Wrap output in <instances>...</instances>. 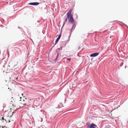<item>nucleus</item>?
<instances>
[{"label":"nucleus","instance_id":"obj_1","mask_svg":"<svg viewBox=\"0 0 128 128\" xmlns=\"http://www.w3.org/2000/svg\"><path fill=\"white\" fill-rule=\"evenodd\" d=\"M72 10V9L70 10L66 14L67 16L65 20L64 21V22L63 25L61 28L60 32H62V28L64 25L65 23L67 22L68 19V21L71 24H73L74 22V20L73 17V15L72 14H71Z\"/></svg>","mask_w":128,"mask_h":128},{"label":"nucleus","instance_id":"obj_2","mask_svg":"<svg viewBox=\"0 0 128 128\" xmlns=\"http://www.w3.org/2000/svg\"><path fill=\"white\" fill-rule=\"evenodd\" d=\"M86 125L87 126V128H97V126L93 123L90 124L89 123L87 122L86 123Z\"/></svg>","mask_w":128,"mask_h":128},{"label":"nucleus","instance_id":"obj_3","mask_svg":"<svg viewBox=\"0 0 128 128\" xmlns=\"http://www.w3.org/2000/svg\"><path fill=\"white\" fill-rule=\"evenodd\" d=\"M61 33L62 32H61V33L60 34L56 39V40L55 42V43L54 44V46L55 45H56L57 43H58V42L61 36Z\"/></svg>","mask_w":128,"mask_h":128},{"label":"nucleus","instance_id":"obj_4","mask_svg":"<svg viewBox=\"0 0 128 128\" xmlns=\"http://www.w3.org/2000/svg\"><path fill=\"white\" fill-rule=\"evenodd\" d=\"M99 54V53L98 52H95L90 54V56L91 57H95L98 56Z\"/></svg>","mask_w":128,"mask_h":128},{"label":"nucleus","instance_id":"obj_5","mask_svg":"<svg viewBox=\"0 0 128 128\" xmlns=\"http://www.w3.org/2000/svg\"><path fill=\"white\" fill-rule=\"evenodd\" d=\"M39 4V3L38 2H34L30 3L28 4L32 6H37Z\"/></svg>","mask_w":128,"mask_h":128},{"label":"nucleus","instance_id":"obj_6","mask_svg":"<svg viewBox=\"0 0 128 128\" xmlns=\"http://www.w3.org/2000/svg\"><path fill=\"white\" fill-rule=\"evenodd\" d=\"M62 47H60V48H58L56 50V52H60V50H62Z\"/></svg>","mask_w":128,"mask_h":128},{"label":"nucleus","instance_id":"obj_7","mask_svg":"<svg viewBox=\"0 0 128 128\" xmlns=\"http://www.w3.org/2000/svg\"><path fill=\"white\" fill-rule=\"evenodd\" d=\"M40 22V21H37V22L35 24V25L37 26H40V24H39Z\"/></svg>","mask_w":128,"mask_h":128},{"label":"nucleus","instance_id":"obj_8","mask_svg":"<svg viewBox=\"0 0 128 128\" xmlns=\"http://www.w3.org/2000/svg\"><path fill=\"white\" fill-rule=\"evenodd\" d=\"M73 24L72 28H73V30H74L75 29L76 27V25L75 23H74V22L73 24Z\"/></svg>","mask_w":128,"mask_h":128},{"label":"nucleus","instance_id":"obj_9","mask_svg":"<svg viewBox=\"0 0 128 128\" xmlns=\"http://www.w3.org/2000/svg\"><path fill=\"white\" fill-rule=\"evenodd\" d=\"M120 22L121 23H122L124 26H125L128 29V26L126 24H125L124 23L122 22Z\"/></svg>","mask_w":128,"mask_h":128},{"label":"nucleus","instance_id":"obj_10","mask_svg":"<svg viewBox=\"0 0 128 128\" xmlns=\"http://www.w3.org/2000/svg\"><path fill=\"white\" fill-rule=\"evenodd\" d=\"M73 29V28H72L71 29H70V32L69 33V34H70V36H69V37H68V38H69L70 37V35H71V32L72 31V30Z\"/></svg>","mask_w":128,"mask_h":128},{"label":"nucleus","instance_id":"obj_11","mask_svg":"<svg viewBox=\"0 0 128 128\" xmlns=\"http://www.w3.org/2000/svg\"><path fill=\"white\" fill-rule=\"evenodd\" d=\"M33 106L34 108H35L37 107V106H38V105H36L35 104H34V103Z\"/></svg>","mask_w":128,"mask_h":128},{"label":"nucleus","instance_id":"obj_12","mask_svg":"<svg viewBox=\"0 0 128 128\" xmlns=\"http://www.w3.org/2000/svg\"><path fill=\"white\" fill-rule=\"evenodd\" d=\"M62 106V104H60V105H58V107H56V108H60L61 107V106Z\"/></svg>","mask_w":128,"mask_h":128},{"label":"nucleus","instance_id":"obj_13","mask_svg":"<svg viewBox=\"0 0 128 128\" xmlns=\"http://www.w3.org/2000/svg\"><path fill=\"white\" fill-rule=\"evenodd\" d=\"M56 53H57V55L56 56V58H58V55L59 54V53L58 52H56Z\"/></svg>","mask_w":128,"mask_h":128},{"label":"nucleus","instance_id":"obj_14","mask_svg":"<svg viewBox=\"0 0 128 128\" xmlns=\"http://www.w3.org/2000/svg\"><path fill=\"white\" fill-rule=\"evenodd\" d=\"M67 60L68 61H70L71 60V58H67Z\"/></svg>","mask_w":128,"mask_h":128},{"label":"nucleus","instance_id":"obj_15","mask_svg":"<svg viewBox=\"0 0 128 128\" xmlns=\"http://www.w3.org/2000/svg\"><path fill=\"white\" fill-rule=\"evenodd\" d=\"M5 126H0V128H5Z\"/></svg>","mask_w":128,"mask_h":128},{"label":"nucleus","instance_id":"obj_16","mask_svg":"<svg viewBox=\"0 0 128 128\" xmlns=\"http://www.w3.org/2000/svg\"><path fill=\"white\" fill-rule=\"evenodd\" d=\"M2 120H4L5 122H7L6 121V120L4 118H2Z\"/></svg>","mask_w":128,"mask_h":128},{"label":"nucleus","instance_id":"obj_17","mask_svg":"<svg viewBox=\"0 0 128 128\" xmlns=\"http://www.w3.org/2000/svg\"><path fill=\"white\" fill-rule=\"evenodd\" d=\"M14 112H12V115H10V117H11L13 115V114H14Z\"/></svg>","mask_w":128,"mask_h":128},{"label":"nucleus","instance_id":"obj_18","mask_svg":"<svg viewBox=\"0 0 128 128\" xmlns=\"http://www.w3.org/2000/svg\"><path fill=\"white\" fill-rule=\"evenodd\" d=\"M54 46L50 49L49 50L50 51V52H51L52 50V48L54 47Z\"/></svg>","mask_w":128,"mask_h":128},{"label":"nucleus","instance_id":"obj_19","mask_svg":"<svg viewBox=\"0 0 128 128\" xmlns=\"http://www.w3.org/2000/svg\"><path fill=\"white\" fill-rule=\"evenodd\" d=\"M58 60V58H56L55 59V60L56 61H57Z\"/></svg>","mask_w":128,"mask_h":128},{"label":"nucleus","instance_id":"obj_20","mask_svg":"<svg viewBox=\"0 0 128 128\" xmlns=\"http://www.w3.org/2000/svg\"><path fill=\"white\" fill-rule=\"evenodd\" d=\"M38 128H43V127L42 126H40Z\"/></svg>","mask_w":128,"mask_h":128},{"label":"nucleus","instance_id":"obj_21","mask_svg":"<svg viewBox=\"0 0 128 128\" xmlns=\"http://www.w3.org/2000/svg\"><path fill=\"white\" fill-rule=\"evenodd\" d=\"M80 48V47L79 46L78 48V49L79 50Z\"/></svg>","mask_w":128,"mask_h":128},{"label":"nucleus","instance_id":"obj_22","mask_svg":"<svg viewBox=\"0 0 128 128\" xmlns=\"http://www.w3.org/2000/svg\"><path fill=\"white\" fill-rule=\"evenodd\" d=\"M76 18H78V16L77 15H76Z\"/></svg>","mask_w":128,"mask_h":128},{"label":"nucleus","instance_id":"obj_23","mask_svg":"<svg viewBox=\"0 0 128 128\" xmlns=\"http://www.w3.org/2000/svg\"><path fill=\"white\" fill-rule=\"evenodd\" d=\"M22 96H23V94H22Z\"/></svg>","mask_w":128,"mask_h":128},{"label":"nucleus","instance_id":"obj_24","mask_svg":"<svg viewBox=\"0 0 128 128\" xmlns=\"http://www.w3.org/2000/svg\"><path fill=\"white\" fill-rule=\"evenodd\" d=\"M8 121H9L8 122H10V120H8Z\"/></svg>","mask_w":128,"mask_h":128},{"label":"nucleus","instance_id":"obj_25","mask_svg":"<svg viewBox=\"0 0 128 128\" xmlns=\"http://www.w3.org/2000/svg\"><path fill=\"white\" fill-rule=\"evenodd\" d=\"M20 99H21L22 98L21 97H20Z\"/></svg>","mask_w":128,"mask_h":128},{"label":"nucleus","instance_id":"obj_26","mask_svg":"<svg viewBox=\"0 0 128 128\" xmlns=\"http://www.w3.org/2000/svg\"><path fill=\"white\" fill-rule=\"evenodd\" d=\"M125 68H126V66H125Z\"/></svg>","mask_w":128,"mask_h":128},{"label":"nucleus","instance_id":"obj_27","mask_svg":"<svg viewBox=\"0 0 128 128\" xmlns=\"http://www.w3.org/2000/svg\"><path fill=\"white\" fill-rule=\"evenodd\" d=\"M23 97V98H25L24 96Z\"/></svg>","mask_w":128,"mask_h":128},{"label":"nucleus","instance_id":"obj_28","mask_svg":"<svg viewBox=\"0 0 128 128\" xmlns=\"http://www.w3.org/2000/svg\"><path fill=\"white\" fill-rule=\"evenodd\" d=\"M18 28H19V26H18Z\"/></svg>","mask_w":128,"mask_h":128},{"label":"nucleus","instance_id":"obj_29","mask_svg":"<svg viewBox=\"0 0 128 128\" xmlns=\"http://www.w3.org/2000/svg\"><path fill=\"white\" fill-rule=\"evenodd\" d=\"M8 56H9V55H8Z\"/></svg>","mask_w":128,"mask_h":128},{"label":"nucleus","instance_id":"obj_30","mask_svg":"<svg viewBox=\"0 0 128 128\" xmlns=\"http://www.w3.org/2000/svg\"><path fill=\"white\" fill-rule=\"evenodd\" d=\"M3 66L4 67V66Z\"/></svg>","mask_w":128,"mask_h":128},{"label":"nucleus","instance_id":"obj_31","mask_svg":"<svg viewBox=\"0 0 128 128\" xmlns=\"http://www.w3.org/2000/svg\"><path fill=\"white\" fill-rule=\"evenodd\" d=\"M23 101H24V100H23Z\"/></svg>","mask_w":128,"mask_h":128}]
</instances>
